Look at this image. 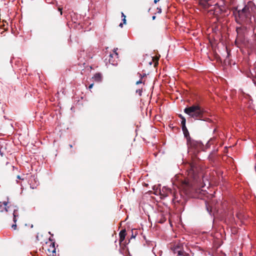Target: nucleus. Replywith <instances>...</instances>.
<instances>
[{
    "label": "nucleus",
    "instance_id": "nucleus-1",
    "mask_svg": "<svg viewBox=\"0 0 256 256\" xmlns=\"http://www.w3.org/2000/svg\"><path fill=\"white\" fill-rule=\"evenodd\" d=\"M200 168L196 162H192L188 164V178L178 179L176 185L184 193L190 196L195 190V185L200 181L202 175L199 174Z\"/></svg>",
    "mask_w": 256,
    "mask_h": 256
},
{
    "label": "nucleus",
    "instance_id": "nucleus-2",
    "mask_svg": "<svg viewBox=\"0 0 256 256\" xmlns=\"http://www.w3.org/2000/svg\"><path fill=\"white\" fill-rule=\"evenodd\" d=\"M250 16V8L248 6H245L242 10H238L235 14L236 22L238 24L244 22Z\"/></svg>",
    "mask_w": 256,
    "mask_h": 256
},
{
    "label": "nucleus",
    "instance_id": "nucleus-3",
    "mask_svg": "<svg viewBox=\"0 0 256 256\" xmlns=\"http://www.w3.org/2000/svg\"><path fill=\"white\" fill-rule=\"evenodd\" d=\"M186 141L190 152H192L194 154L198 153L203 148L204 145L201 142L192 140L190 137H188Z\"/></svg>",
    "mask_w": 256,
    "mask_h": 256
},
{
    "label": "nucleus",
    "instance_id": "nucleus-4",
    "mask_svg": "<svg viewBox=\"0 0 256 256\" xmlns=\"http://www.w3.org/2000/svg\"><path fill=\"white\" fill-rule=\"evenodd\" d=\"M165 190V192L162 190L163 193H161L162 196L163 197L172 196V200L174 202H180V200L178 199V192L169 188H166Z\"/></svg>",
    "mask_w": 256,
    "mask_h": 256
},
{
    "label": "nucleus",
    "instance_id": "nucleus-5",
    "mask_svg": "<svg viewBox=\"0 0 256 256\" xmlns=\"http://www.w3.org/2000/svg\"><path fill=\"white\" fill-rule=\"evenodd\" d=\"M199 3L204 8H208L211 6L218 4L216 0H200Z\"/></svg>",
    "mask_w": 256,
    "mask_h": 256
},
{
    "label": "nucleus",
    "instance_id": "nucleus-6",
    "mask_svg": "<svg viewBox=\"0 0 256 256\" xmlns=\"http://www.w3.org/2000/svg\"><path fill=\"white\" fill-rule=\"evenodd\" d=\"M206 112L202 109L199 105H194L188 108H186L184 110V112Z\"/></svg>",
    "mask_w": 256,
    "mask_h": 256
},
{
    "label": "nucleus",
    "instance_id": "nucleus-7",
    "mask_svg": "<svg viewBox=\"0 0 256 256\" xmlns=\"http://www.w3.org/2000/svg\"><path fill=\"white\" fill-rule=\"evenodd\" d=\"M179 116L182 118V122H181V125H182V130L184 132V136L188 138V137H190L188 131V129L186 128V119L182 116V115L180 114H179Z\"/></svg>",
    "mask_w": 256,
    "mask_h": 256
},
{
    "label": "nucleus",
    "instance_id": "nucleus-8",
    "mask_svg": "<svg viewBox=\"0 0 256 256\" xmlns=\"http://www.w3.org/2000/svg\"><path fill=\"white\" fill-rule=\"evenodd\" d=\"M126 235V233L125 229L120 230L119 233L120 244L124 240Z\"/></svg>",
    "mask_w": 256,
    "mask_h": 256
},
{
    "label": "nucleus",
    "instance_id": "nucleus-9",
    "mask_svg": "<svg viewBox=\"0 0 256 256\" xmlns=\"http://www.w3.org/2000/svg\"><path fill=\"white\" fill-rule=\"evenodd\" d=\"M19 216L18 208L17 206H15V208L13 212V221L14 223H16L17 221V218H18Z\"/></svg>",
    "mask_w": 256,
    "mask_h": 256
},
{
    "label": "nucleus",
    "instance_id": "nucleus-10",
    "mask_svg": "<svg viewBox=\"0 0 256 256\" xmlns=\"http://www.w3.org/2000/svg\"><path fill=\"white\" fill-rule=\"evenodd\" d=\"M188 114H190V115L196 119L202 120V117L203 113H188Z\"/></svg>",
    "mask_w": 256,
    "mask_h": 256
},
{
    "label": "nucleus",
    "instance_id": "nucleus-11",
    "mask_svg": "<svg viewBox=\"0 0 256 256\" xmlns=\"http://www.w3.org/2000/svg\"><path fill=\"white\" fill-rule=\"evenodd\" d=\"M172 250L174 254H178V256H180L183 250H181L179 246H176L172 248Z\"/></svg>",
    "mask_w": 256,
    "mask_h": 256
},
{
    "label": "nucleus",
    "instance_id": "nucleus-12",
    "mask_svg": "<svg viewBox=\"0 0 256 256\" xmlns=\"http://www.w3.org/2000/svg\"><path fill=\"white\" fill-rule=\"evenodd\" d=\"M92 78L96 82H100L102 80V74L100 73H96L92 77Z\"/></svg>",
    "mask_w": 256,
    "mask_h": 256
},
{
    "label": "nucleus",
    "instance_id": "nucleus-13",
    "mask_svg": "<svg viewBox=\"0 0 256 256\" xmlns=\"http://www.w3.org/2000/svg\"><path fill=\"white\" fill-rule=\"evenodd\" d=\"M49 252H52V253L56 252V248L54 246V242H52L50 244V248L48 250Z\"/></svg>",
    "mask_w": 256,
    "mask_h": 256
},
{
    "label": "nucleus",
    "instance_id": "nucleus-14",
    "mask_svg": "<svg viewBox=\"0 0 256 256\" xmlns=\"http://www.w3.org/2000/svg\"><path fill=\"white\" fill-rule=\"evenodd\" d=\"M110 58H109V62L112 64V65H116V62L114 60H112V58H113V56H112V54H110Z\"/></svg>",
    "mask_w": 256,
    "mask_h": 256
},
{
    "label": "nucleus",
    "instance_id": "nucleus-15",
    "mask_svg": "<svg viewBox=\"0 0 256 256\" xmlns=\"http://www.w3.org/2000/svg\"><path fill=\"white\" fill-rule=\"evenodd\" d=\"M162 118L160 114L154 116V120L158 122H160Z\"/></svg>",
    "mask_w": 256,
    "mask_h": 256
},
{
    "label": "nucleus",
    "instance_id": "nucleus-16",
    "mask_svg": "<svg viewBox=\"0 0 256 256\" xmlns=\"http://www.w3.org/2000/svg\"><path fill=\"white\" fill-rule=\"evenodd\" d=\"M166 218L162 216V218L159 220V222L162 224L166 221Z\"/></svg>",
    "mask_w": 256,
    "mask_h": 256
},
{
    "label": "nucleus",
    "instance_id": "nucleus-17",
    "mask_svg": "<svg viewBox=\"0 0 256 256\" xmlns=\"http://www.w3.org/2000/svg\"><path fill=\"white\" fill-rule=\"evenodd\" d=\"M8 204V202H2V204H3L4 206H5V207H4V210H6V212H8V206H7Z\"/></svg>",
    "mask_w": 256,
    "mask_h": 256
},
{
    "label": "nucleus",
    "instance_id": "nucleus-18",
    "mask_svg": "<svg viewBox=\"0 0 256 256\" xmlns=\"http://www.w3.org/2000/svg\"><path fill=\"white\" fill-rule=\"evenodd\" d=\"M180 256H190V254L183 250L182 254Z\"/></svg>",
    "mask_w": 256,
    "mask_h": 256
},
{
    "label": "nucleus",
    "instance_id": "nucleus-19",
    "mask_svg": "<svg viewBox=\"0 0 256 256\" xmlns=\"http://www.w3.org/2000/svg\"><path fill=\"white\" fill-rule=\"evenodd\" d=\"M136 92L138 93L139 96H142V89H138L136 90Z\"/></svg>",
    "mask_w": 256,
    "mask_h": 256
},
{
    "label": "nucleus",
    "instance_id": "nucleus-20",
    "mask_svg": "<svg viewBox=\"0 0 256 256\" xmlns=\"http://www.w3.org/2000/svg\"><path fill=\"white\" fill-rule=\"evenodd\" d=\"M139 76L140 77V79L142 80V78L146 76V74H141L138 73Z\"/></svg>",
    "mask_w": 256,
    "mask_h": 256
},
{
    "label": "nucleus",
    "instance_id": "nucleus-21",
    "mask_svg": "<svg viewBox=\"0 0 256 256\" xmlns=\"http://www.w3.org/2000/svg\"><path fill=\"white\" fill-rule=\"evenodd\" d=\"M16 223H14V224H13L12 226V228H14V230H16Z\"/></svg>",
    "mask_w": 256,
    "mask_h": 256
},
{
    "label": "nucleus",
    "instance_id": "nucleus-22",
    "mask_svg": "<svg viewBox=\"0 0 256 256\" xmlns=\"http://www.w3.org/2000/svg\"><path fill=\"white\" fill-rule=\"evenodd\" d=\"M142 80L140 79L138 81L136 82V84H142Z\"/></svg>",
    "mask_w": 256,
    "mask_h": 256
},
{
    "label": "nucleus",
    "instance_id": "nucleus-23",
    "mask_svg": "<svg viewBox=\"0 0 256 256\" xmlns=\"http://www.w3.org/2000/svg\"><path fill=\"white\" fill-rule=\"evenodd\" d=\"M0 154L2 156H4V152L2 151V148H0Z\"/></svg>",
    "mask_w": 256,
    "mask_h": 256
},
{
    "label": "nucleus",
    "instance_id": "nucleus-24",
    "mask_svg": "<svg viewBox=\"0 0 256 256\" xmlns=\"http://www.w3.org/2000/svg\"><path fill=\"white\" fill-rule=\"evenodd\" d=\"M62 8H58V10L60 12V15H62Z\"/></svg>",
    "mask_w": 256,
    "mask_h": 256
},
{
    "label": "nucleus",
    "instance_id": "nucleus-25",
    "mask_svg": "<svg viewBox=\"0 0 256 256\" xmlns=\"http://www.w3.org/2000/svg\"><path fill=\"white\" fill-rule=\"evenodd\" d=\"M46 2L48 4H52V0H46Z\"/></svg>",
    "mask_w": 256,
    "mask_h": 256
},
{
    "label": "nucleus",
    "instance_id": "nucleus-26",
    "mask_svg": "<svg viewBox=\"0 0 256 256\" xmlns=\"http://www.w3.org/2000/svg\"><path fill=\"white\" fill-rule=\"evenodd\" d=\"M157 10H158V13L160 14L162 12V10L160 8H158Z\"/></svg>",
    "mask_w": 256,
    "mask_h": 256
},
{
    "label": "nucleus",
    "instance_id": "nucleus-27",
    "mask_svg": "<svg viewBox=\"0 0 256 256\" xmlns=\"http://www.w3.org/2000/svg\"><path fill=\"white\" fill-rule=\"evenodd\" d=\"M93 86H94V84H90L89 86H88V88L90 90L91 88H92L93 87Z\"/></svg>",
    "mask_w": 256,
    "mask_h": 256
},
{
    "label": "nucleus",
    "instance_id": "nucleus-28",
    "mask_svg": "<svg viewBox=\"0 0 256 256\" xmlns=\"http://www.w3.org/2000/svg\"><path fill=\"white\" fill-rule=\"evenodd\" d=\"M122 17L123 18H126V16L124 14V12H122Z\"/></svg>",
    "mask_w": 256,
    "mask_h": 256
},
{
    "label": "nucleus",
    "instance_id": "nucleus-29",
    "mask_svg": "<svg viewBox=\"0 0 256 256\" xmlns=\"http://www.w3.org/2000/svg\"><path fill=\"white\" fill-rule=\"evenodd\" d=\"M122 22H123L124 24H126V18H122Z\"/></svg>",
    "mask_w": 256,
    "mask_h": 256
},
{
    "label": "nucleus",
    "instance_id": "nucleus-30",
    "mask_svg": "<svg viewBox=\"0 0 256 256\" xmlns=\"http://www.w3.org/2000/svg\"><path fill=\"white\" fill-rule=\"evenodd\" d=\"M160 0H154V3L156 4Z\"/></svg>",
    "mask_w": 256,
    "mask_h": 256
},
{
    "label": "nucleus",
    "instance_id": "nucleus-31",
    "mask_svg": "<svg viewBox=\"0 0 256 256\" xmlns=\"http://www.w3.org/2000/svg\"><path fill=\"white\" fill-rule=\"evenodd\" d=\"M119 26H120V27L122 28V26H123V24L120 23V24Z\"/></svg>",
    "mask_w": 256,
    "mask_h": 256
},
{
    "label": "nucleus",
    "instance_id": "nucleus-32",
    "mask_svg": "<svg viewBox=\"0 0 256 256\" xmlns=\"http://www.w3.org/2000/svg\"><path fill=\"white\" fill-rule=\"evenodd\" d=\"M152 18L153 20H154L156 18V16H153L152 17Z\"/></svg>",
    "mask_w": 256,
    "mask_h": 256
},
{
    "label": "nucleus",
    "instance_id": "nucleus-33",
    "mask_svg": "<svg viewBox=\"0 0 256 256\" xmlns=\"http://www.w3.org/2000/svg\"><path fill=\"white\" fill-rule=\"evenodd\" d=\"M114 52H115V54H116V56H118V53H117V52H116V51H114Z\"/></svg>",
    "mask_w": 256,
    "mask_h": 256
},
{
    "label": "nucleus",
    "instance_id": "nucleus-34",
    "mask_svg": "<svg viewBox=\"0 0 256 256\" xmlns=\"http://www.w3.org/2000/svg\"><path fill=\"white\" fill-rule=\"evenodd\" d=\"M249 0V2H248V3H250V2H251L252 0Z\"/></svg>",
    "mask_w": 256,
    "mask_h": 256
},
{
    "label": "nucleus",
    "instance_id": "nucleus-35",
    "mask_svg": "<svg viewBox=\"0 0 256 256\" xmlns=\"http://www.w3.org/2000/svg\"><path fill=\"white\" fill-rule=\"evenodd\" d=\"M69 146H70V148H72V144H70V145H69Z\"/></svg>",
    "mask_w": 256,
    "mask_h": 256
},
{
    "label": "nucleus",
    "instance_id": "nucleus-36",
    "mask_svg": "<svg viewBox=\"0 0 256 256\" xmlns=\"http://www.w3.org/2000/svg\"><path fill=\"white\" fill-rule=\"evenodd\" d=\"M17 178H19V179H20V176H18Z\"/></svg>",
    "mask_w": 256,
    "mask_h": 256
},
{
    "label": "nucleus",
    "instance_id": "nucleus-37",
    "mask_svg": "<svg viewBox=\"0 0 256 256\" xmlns=\"http://www.w3.org/2000/svg\"><path fill=\"white\" fill-rule=\"evenodd\" d=\"M152 113L150 112V116Z\"/></svg>",
    "mask_w": 256,
    "mask_h": 256
},
{
    "label": "nucleus",
    "instance_id": "nucleus-38",
    "mask_svg": "<svg viewBox=\"0 0 256 256\" xmlns=\"http://www.w3.org/2000/svg\"><path fill=\"white\" fill-rule=\"evenodd\" d=\"M177 256H179L177 255Z\"/></svg>",
    "mask_w": 256,
    "mask_h": 256
}]
</instances>
